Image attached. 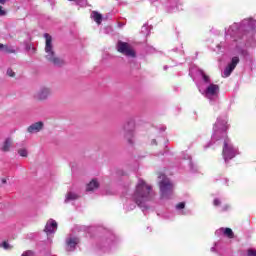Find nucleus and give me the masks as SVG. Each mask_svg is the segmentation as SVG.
Listing matches in <instances>:
<instances>
[{
	"mask_svg": "<svg viewBox=\"0 0 256 256\" xmlns=\"http://www.w3.org/2000/svg\"><path fill=\"white\" fill-rule=\"evenodd\" d=\"M256 29V21L252 18H246L241 23H233L228 28H225V41L216 46L218 51L221 49H232L234 53H238L247 59L249 51L245 49L247 43V36L253 35Z\"/></svg>",
	"mask_w": 256,
	"mask_h": 256,
	"instance_id": "1",
	"label": "nucleus"
},
{
	"mask_svg": "<svg viewBox=\"0 0 256 256\" xmlns=\"http://www.w3.org/2000/svg\"><path fill=\"white\" fill-rule=\"evenodd\" d=\"M153 195V187L145 180L139 179L134 194L126 200L124 208L126 211H133L138 205L143 213H147L151 209L148 203L153 199Z\"/></svg>",
	"mask_w": 256,
	"mask_h": 256,
	"instance_id": "2",
	"label": "nucleus"
},
{
	"mask_svg": "<svg viewBox=\"0 0 256 256\" xmlns=\"http://www.w3.org/2000/svg\"><path fill=\"white\" fill-rule=\"evenodd\" d=\"M199 74L204 83L200 88V93L208 99L211 105H215L219 102V85L211 83V78L203 70H199Z\"/></svg>",
	"mask_w": 256,
	"mask_h": 256,
	"instance_id": "3",
	"label": "nucleus"
},
{
	"mask_svg": "<svg viewBox=\"0 0 256 256\" xmlns=\"http://www.w3.org/2000/svg\"><path fill=\"white\" fill-rule=\"evenodd\" d=\"M229 130V118L225 115L219 116L213 125L212 143L227 139Z\"/></svg>",
	"mask_w": 256,
	"mask_h": 256,
	"instance_id": "4",
	"label": "nucleus"
},
{
	"mask_svg": "<svg viewBox=\"0 0 256 256\" xmlns=\"http://www.w3.org/2000/svg\"><path fill=\"white\" fill-rule=\"evenodd\" d=\"M45 41V59L55 67H63L65 65V60L60 58L55 53V49L53 48V38L51 35L45 33L44 34Z\"/></svg>",
	"mask_w": 256,
	"mask_h": 256,
	"instance_id": "5",
	"label": "nucleus"
},
{
	"mask_svg": "<svg viewBox=\"0 0 256 256\" xmlns=\"http://www.w3.org/2000/svg\"><path fill=\"white\" fill-rule=\"evenodd\" d=\"M159 179V187L162 199H171L173 195V183L165 174H160L158 176Z\"/></svg>",
	"mask_w": 256,
	"mask_h": 256,
	"instance_id": "6",
	"label": "nucleus"
},
{
	"mask_svg": "<svg viewBox=\"0 0 256 256\" xmlns=\"http://www.w3.org/2000/svg\"><path fill=\"white\" fill-rule=\"evenodd\" d=\"M221 141H224L222 155L225 163H227L231 161V159L235 158L237 155V148L233 146V143H231L229 138L222 139Z\"/></svg>",
	"mask_w": 256,
	"mask_h": 256,
	"instance_id": "7",
	"label": "nucleus"
},
{
	"mask_svg": "<svg viewBox=\"0 0 256 256\" xmlns=\"http://www.w3.org/2000/svg\"><path fill=\"white\" fill-rule=\"evenodd\" d=\"M117 49L119 53L126 55V57H135V50H133V48H131V45H129V43L127 42L119 41L117 44Z\"/></svg>",
	"mask_w": 256,
	"mask_h": 256,
	"instance_id": "8",
	"label": "nucleus"
},
{
	"mask_svg": "<svg viewBox=\"0 0 256 256\" xmlns=\"http://www.w3.org/2000/svg\"><path fill=\"white\" fill-rule=\"evenodd\" d=\"M51 96V88L42 87L38 91L35 92L33 98L36 101H47Z\"/></svg>",
	"mask_w": 256,
	"mask_h": 256,
	"instance_id": "9",
	"label": "nucleus"
},
{
	"mask_svg": "<svg viewBox=\"0 0 256 256\" xmlns=\"http://www.w3.org/2000/svg\"><path fill=\"white\" fill-rule=\"evenodd\" d=\"M239 64V57L234 56L232 57L231 63L227 65V67L222 72V77L227 78L235 71V67Z\"/></svg>",
	"mask_w": 256,
	"mask_h": 256,
	"instance_id": "10",
	"label": "nucleus"
},
{
	"mask_svg": "<svg viewBox=\"0 0 256 256\" xmlns=\"http://www.w3.org/2000/svg\"><path fill=\"white\" fill-rule=\"evenodd\" d=\"M44 127H45V123H43V121H38V122L31 124L27 128V132L30 133L31 135H33L35 133H39V132L43 131Z\"/></svg>",
	"mask_w": 256,
	"mask_h": 256,
	"instance_id": "11",
	"label": "nucleus"
},
{
	"mask_svg": "<svg viewBox=\"0 0 256 256\" xmlns=\"http://www.w3.org/2000/svg\"><path fill=\"white\" fill-rule=\"evenodd\" d=\"M79 243V238L75 236H69L66 238V251H75L77 245Z\"/></svg>",
	"mask_w": 256,
	"mask_h": 256,
	"instance_id": "12",
	"label": "nucleus"
},
{
	"mask_svg": "<svg viewBox=\"0 0 256 256\" xmlns=\"http://www.w3.org/2000/svg\"><path fill=\"white\" fill-rule=\"evenodd\" d=\"M215 235L217 237H221V235H223L224 237H228V239H233V237H235V233H233L231 228H219L215 231Z\"/></svg>",
	"mask_w": 256,
	"mask_h": 256,
	"instance_id": "13",
	"label": "nucleus"
},
{
	"mask_svg": "<svg viewBox=\"0 0 256 256\" xmlns=\"http://www.w3.org/2000/svg\"><path fill=\"white\" fill-rule=\"evenodd\" d=\"M44 231L45 233H47V235H51V233H55V231H57V222L53 219L48 220Z\"/></svg>",
	"mask_w": 256,
	"mask_h": 256,
	"instance_id": "14",
	"label": "nucleus"
},
{
	"mask_svg": "<svg viewBox=\"0 0 256 256\" xmlns=\"http://www.w3.org/2000/svg\"><path fill=\"white\" fill-rule=\"evenodd\" d=\"M11 145H13V140L11 138H7L0 147V150L3 151V153H7L11 150Z\"/></svg>",
	"mask_w": 256,
	"mask_h": 256,
	"instance_id": "15",
	"label": "nucleus"
},
{
	"mask_svg": "<svg viewBox=\"0 0 256 256\" xmlns=\"http://www.w3.org/2000/svg\"><path fill=\"white\" fill-rule=\"evenodd\" d=\"M91 18L95 21V23H97V25H101V22L103 21V16L97 11H93L91 13Z\"/></svg>",
	"mask_w": 256,
	"mask_h": 256,
	"instance_id": "16",
	"label": "nucleus"
},
{
	"mask_svg": "<svg viewBox=\"0 0 256 256\" xmlns=\"http://www.w3.org/2000/svg\"><path fill=\"white\" fill-rule=\"evenodd\" d=\"M95 189H99V182L97 179H93L86 187V191H95Z\"/></svg>",
	"mask_w": 256,
	"mask_h": 256,
	"instance_id": "17",
	"label": "nucleus"
},
{
	"mask_svg": "<svg viewBox=\"0 0 256 256\" xmlns=\"http://www.w3.org/2000/svg\"><path fill=\"white\" fill-rule=\"evenodd\" d=\"M75 199H79V195L73 192H68L66 194L65 203H69V201H75Z\"/></svg>",
	"mask_w": 256,
	"mask_h": 256,
	"instance_id": "18",
	"label": "nucleus"
},
{
	"mask_svg": "<svg viewBox=\"0 0 256 256\" xmlns=\"http://www.w3.org/2000/svg\"><path fill=\"white\" fill-rule=\"evenodd\" d=\"M184 209H185V202H180L176 205V211H178L180 215H187Z\"/></svg>",
	"mask_w": 256,
	"mask_h": 256,
	"instance_id": "19",
	"label": "nucleus"
},
{
	"mask_svg": "<svg viewBox=\"0 0 256 256\" xmlns=\"http://www.w3.org/2000/svg\"><path fill=\"white\" fill-rule=\"evenodd\" d=\"M151 33V26L144 24L141 28V34L146 35V37Z\"/></svg>",
	"mask_w": 256,
	"mask_h": 256,
	"instance_id": "20",
	"label": "nucleus"
},
{
	"mask_svg": "<svg viewBox=\"0 0 256 256\" xmlns=\"http://www.w3.org/2000/svg\"><path fill=\"white\" fill-rule=\"evenodd\" d=\"M17 152L20 157H29V150L26 147L19 148Z\"/></svg>",
	"mask_w": 256,
	"mask_h": 256,
	"instance_id": "21",
	"label": "nucleus"
},
{
	"mask_svg": "<svg viewBox=\"0 0 256 256\" xmlns=\"http://www.w3.org/2000/svg\"><path fill=\"white\" fill-rule=\"evenodd\" d=\"M0 51H4V53H15V51L11 48H9V46H5L3 44H0Z\"/></svg>",
	"mask_w": 256,
	"mask_h": 256,
	"instance_id": "22",
	"label": "nucleus"
},
{
	"mask_svg": "<svg viewBox=\"0 0 256 256\" xmlns=\"http://www.w3.org/2000/svg\"><path fill=\"white\" fill-rule=\"evenodd\" d=\"M131 137H133V131H128L125 135V138L127 139L128 143L133 144Z\"/></svg>",
	"mask_w": 256,
	"mask_h": 256,
	"instance_id": "23",
	"label": "nucleus"
},
{
	"mask_svg": "<svg viewBox=\"0 0 256 256\" xmlns=\"http://www.w3.org/2000/svg\"><path fill=\"white\" fill-rule=\"evenodd\" d=\"M68 1H75L76 5H80V7H85V5H87V0H68Z\"/></svg>",
	"mask_w": 256,
	"mask_h": 256,
	"instance_id": "24",
	"label": "nucleus"
},
{
	"mask_svg": "<svg viewBox=\"0 0 256 256\" xmlns=\"http://www.w3.org/2000/svg\"><path fill=\"white\" fill-rule=\"evenodd\" d=\"M1 247H3V249H5L6 251L13 248L11 244H9V242H3L1 244Z\"/></svg>",
	"mask_w": 256,
	"mask_h": 256,
	"instance_id": "25",
	"label": "nucleus"
},
{
	"mask_svg": "<svg viewBox=\"0 0 256 256\" xmlns=\"http://www.w3.org/2000/svg\"><path fill=\"white\" fill-rule=\"evenodd\" d=\"M214 207H220L221 206V199L215 198L213 201Z\"/></svg>",
	"mask_w": 256,
	"mask_h": 256,
	"instance_id": "26",
	"label": "nucleus"
},
{
	"mask_svg": "<svg viewBox=\"0 0 256 256\" xmlns=\"http://www.w3.org/2000/svg\"><path fill=\"white\" fill-rule=\"evenodd\" d=\"M35 255V253L31 250L25 251L23 252V254L21 256H33Z\"/></svg>",
	"mask_w": 256,
	"mask_h": 256,
	"instance_id": "27",
	"label": "nucleus"
},
{
	"mask_svg": "<svg viewBox=\"0 0 256 256\" xmlns=\"http://www.w3.org/2000/svg\"><path fill=\"white\" fill-rule=\"evenodd\" d=\"M7 76H8V77H15V72H13L12 69H8V70H7Z\"/></svg>",
	"mask_w": 256,
	"mask_h": 256,
	"instance_id": "28",
	"label": "nucleus"
},
{
	"mask_svg": "<svg viewBox=\"0 0 256 256\" xmlns=\"http://www.w3.org/2000/svg\"><path fill=\"white\" fill-rule=\"evenodd\" d=\"M248 256H256V250L248 249Z\"/></svg>",
	"mask_w": 256,
	"mask_h": 256,
	"instance_id": "29",
	"label": "nucleus"
},
{
	"mask_svg": "<svg viewBox=\"0 0 256 256\" xmlns=\"http://www.w3.org/2000/svg\"><path fill=\"white\" fill-rule=\"evenodd\" d=\"M7 15V12L3 10V6H0V17Z\"/></svg>",
	"mask_w": 256,
	"mask_h": 256,
	"instance_id": "30",
	"label": "nucleus"
},
{
	"mask_svg": "<svg viewBox=\"0 0 256 256\" xmlns=\"http://www.w3.org/2000/svg\"><path fill=\"white\" fill-rule=\"evenodd\" d=\"M111 244H113V236H111L110 239L106 240L107 247H109Z\"/></svg>",
	"mask_w": 256,
	"mask_h": 256,
	"instance_id": "31",
	"label": "nucleus"
},
{
	"mask_svg": "<svg viewBox=\"0 0 256 256\" xmlns=\"http://www.w3.org/2000/svg\"><path fill=\"white\" fill-rule=\"evenodd\" d=\"M216 247H219V242H216V243L214 244V247L211 248V251H212V252L217 251Z\"/></svg>",
	"mask_w": 256,
	"mask_h": 256,
	"instance_id": "32",
	"label": "nucleus"
},
{
	"mask_svg": "<svg viewBox=\"0 0 256 256\" xmlns=\"http://www.w3.org/2000/svg\"><path fill=\"white\" fill-rule=\"evenodd\" d=\"M227 209H229V205L225 204L221 207L220 211H227Z\"/></svg>",
	"mask_w": 256,
	"mask_h": 256,
	"instance_id": "33",
	"label": "nucleus"
},
{
	"mask_svg": "<svg viewBox=\"0 0 256 256\" xmlns=\"http://www.w3.org/2000/svg\"><path fill=\"white\" fill-rule=\"evenodd\" d=\"M1 183H2L3 185H7V179H6V178H2V179H1Z\"/></svg>",
	"mask_w": 256,
	"mask_h": 256,
	"instance_id": "34",
	"label": "nucleus"
},
{
	"mask_svg": "<svg viewBox=\"0 0 256 256\" xmlns=\"http://www.w3.org/2000/svg\"><path fill=\"white\" fill-rule=\"evenodd\" d=\"M7 3V0H0V5H5Z\"/></svg>",
	"mask_w": 256,
	"mask_h": 256,
	"instance_id": "35",
	"label": "nucleus"
},
{
	"mask_svg": "<svg viewBox=\"0 0 256 256\" xmlns=\"http://www.w3.org/2000/svg\"><path fill=\"white\" fill-rule=\"evenodd\" d=\"M184 159H191V156L187 155V157H184Z\"/></svg>",
	"mask_w": 256,
	"mask_h": 256,
	"instance_id": "36",
	"label": "nucleus"
},
{
	"mask_svg": "<svg viewBox=\"0 0 256 256\" xmlns=\"http://www.w3.org/2000/svg\"><path fill=\"white\" fill-rule=\"evenodd\" d=\"M207 147H211V142L206 146V148H207Z\"/></svg>",
	"mask_w": 256,
	"mask_h": 256,
	"instance_id": "37",
	"label": "nucleus"
},
{
	"mask_svg": "<svg viewBox=\"0 0 256 256\" xmlns=\"http://www.w3.org/2000/svg\"><path fill=\"white\" fill-rule=\"evenodd\" d=\"M164 71H167V66H164Z\"/></svg>",
	"mask_w": 256,
	"mask_h": 256,
	"instance_id": "38",
	"label": "nucleus"
},
{
	"mask_svg": "<svg viewBox=\"0 0 256 256\" xmlns=\"http://www.w3.org/2000/svg\"><path fill=\"white\" fill-rule=\"evenodd\" d=\"M189 165H192L191 161H189Z\"/></svg>",
	"mask_w": 256,
	"mask_h": 256,
	"instance_id": "39",
	"label": "nucleus"
},
{
	"mask_svg": "<svg viewBox=\"0 0 256 256\" xmlns=\"http://www.w3.org/2000/svg\"><path fill=\"white\" fill-rule=\"evenodd\" d=\"M153 2L157 1V0H152Z\"/></svg>",
	"mask_w": 256,
	"mask_h": 256,
	"instance_id": "40",
	"label": "nucleus"
}]
</instances>
